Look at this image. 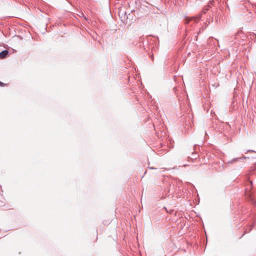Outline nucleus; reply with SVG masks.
Segmentation results:
<instances>
[{"mask_svg":"<svg viewBox=\"0 0 256 256\" xmlns=\"http://www.w3.org/2000/svg\"><path fill=\"white\" fill-rule=\"evenodd\" d=\"M252 226H253V225H252H252H251V226H250L248 227V228H247L246 229V232H250L252 230Z\"/></svg>","mask_w":256,"mask_h":256,"instance_id":"f03ea898","label":"nucleus"},{"mask_svg":"<svg viewBox=\"0 0 256 256\" xmlns=\"http://www.w3.org/2000/svg\"><path fill=\"white\" fill-rule=\"evenodd\" d=\"M193 18V19H194V20H195V19H196V18Z\"/></svg>","mask_w":256,"mask_h":256,"instance_id":"0eeeda50","label":"nucleus"},{"mask_svg":"<svg viewBox=\"0 0 256 256\" xmlns=\"http://www.w3.org/2000/svg\"><path fill=\"white\" fill-rule=\"evenodd\" d=\"M6 84L0 82V86H4Z\"/></svg>","mask_w":256,"mask_h":256,"instance_id":"7ed1b4c3","label":"nucleus"},{"mask_svg":"<svg viewBox=\"0 0 256 256\" xmlns=\"http://www.w3.org/2000/svg\"><path fill=\"white\" fill-rule=\"evenodd\" d=\"M190 20H187L186 23L188 24Z\"/></svg>","mask_w":256,"mask_h":256,"instance_id":"20e7f679","label":"nucleus"},{"mask_svg":"<svg viewBox=\"0 0 256 256\" xmlns=\"http://www.w3.org/2000/svg\"><path fill=\"white\" fill-rule=\"evenodd\" d=\"M8 54V52L7 50H4L0 52V58H6Z\"/></svg>","mask_w":256,"mask_h":256,"instance_id":"f257e3e1","label":"nucleus"},{"mask_svg":"<svg viewBox=\"0 0 256 256\" xmlns=\"http://www.w3.org/2000/svg\"><path fill=\"white\" fill-rule=\"evenodd\" d=\"M152 59L153 60V56H152Z\"/></svg>","mask_w":256,"mask_h":256,"instance_id":"6e6552de","label":"nucleus"},{"mask_svg":"<svg viewBox=\"0 0 256 256\" xmlns=\"http://www.w3.org/2000/svg\"><path fill=\"white\" fill-rule=\"evenodd\" d=\"M149 168L150 169H155V168H154V167H150Z\"/></svg>","mask_w":256,"mask_h":256,"instance_id":"423d86ee","label":"nucleus"},{"mask_svg":"<svg viewBox=\"0 0 256 256\" xmlns=\"http://www.w3.org/2000/svg\"><path fill=\"white\" fill-rule=\"evenodd\" d=\"M206 10H208V9H206V10H203V12L206 13Z\"/></svg>","mask_w":256,"mask_h":256,"instance_id":"39448f33","label":"nucleus"}]
</instances>
